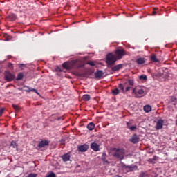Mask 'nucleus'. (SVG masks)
I'll return each mask as SVG.
<instances>
[{
	"mask_svg": "<svg viewBox=\"0 0 177 177\" xmlns=\"http://www.w3.org/2000/svg\"><path fill=\"white\" fill-rule=\"evenodd\" d=\"M140 80H142L143 81H147V76L146 75H141L139 77Z\"/></svg>",
	"mask_w": 177,
	"mask_h": 177,
	"instance_id": "obj_31",
	"label": "nucleus"
},
{
	"mask_svg": "<svg viewBox=\"0 0 177 177\" xmlns=\"http://www.w3.org/2000/svg\"><path fill=\"white\" fill-rule=\"evenodd\" d=\"M127 51L123 48H117L115 50V54L113 53H109L106 55V63L108 66V68H110L111 66H114L115 64L116 60H120L122 59L123 56H126Z\"/></svg>",
	"mask_w": 177,
	"mask_h": 177,
	"instance_id": "obj_1",
	"label": "nucleus"
},
{
	"mask_svg": "<svg viewBox=\"0 0 177 177\" xmlns=\"http://www.w3.org/2000/svg\"><path fill=\"white\" fill-rule=\"evenodd\" d=\"M12 107H13L14 110H15V111H16L17 113H19V112L20 111V108L19 107V106H17V105L13 104H12Z\"/></svg>",
	"mask_w": 177,
	"mask_h": 177,
	"instance_id": "obj_28",
	"label": "nucleus"
},
{
	"mask_svg": "<svg viewBox=\"0 0 177 177\" xmlns=\"http://www.w3.org/2000/svg\"><path fill=\"white\" fill-rule=\"evenodd\" d=\"M164 127V120L159 119L156 121V131H160V129H162Z\"/></svg>",
	"mask_w": 177,
	"mask_h": 177,
	"instance_id": "obj_5",
	"label": "nucleus"
},
{
	"mask_svg": "<svg viewBox=\"0 0 177 177\" xmlns=\"http://www.w3.org/2000/svg\"><path fill=\"white\" fill-rule=\"evenodd\" d=\"M150 60L151 62H153L154 63H158V62H160V60L158 59V58H157V55L156 54H151L150 56Z\"/></svg>",
	"mask_w": 177,
	"mask_h": 177,
	"instance_id": "obj_14",
	"label": "nucleus"
},
{
	"mask_svg": "<svg viewBox=\"0 0 177 177\" xmlns=\"http://www.w3.org/2000/svg\"><path fill=\"white\" fill-rule=\"evenodd\" d=\"M8 68H10L11 70H13V64L10 63V62L8 63Z\"/></svg>",
	"mask_w": 177,
	"mask_h": 177,
	"instance_id": "obj_35",
	"label": "nucleus"
},
{
	"mask_svg": "<svg viewBox=\"0 0 177 177\" xmlns=\"http://www.w3.org/2000/svg\"><path fill=\"white\" fill-rule=\"evenodd\" d=\"M113 151H115L113 157L118 158L120 161L124 160V157L125 156V150L124 149L113 148Z\"/></svg>",
	"mask_w": 177,
	"mask_h": 177,
	"instance_id": "obj_3",
	"label": "nucleus"
},
{
	"mask_svg": "<svg viewBox=\"0 0 177 177\" xmlns=\"http://www.w3.org/2000/svg\"><path fill=\"white\" fill-rule=\"evenodd\" d=\"M73 68H81V67H84V64H81L78 62V61H72Z\"/></svg>",
	"mask_w": 177,
	"mask_h": 177,
	"instance_id": "obj_12",
	"label": "nucleus"
},
{
	"mask_svg": "<svg viewBox=\"0 0 177 177\" xmlns=\"http://www.w3.org/2000/svg\"><path fill=\"white\" fill-rule=\"evenodd\" d=\"M170 103H173L174 106H176V97H171L170 99Z\"/></svg>",
	"mask_w": 177,
	"mask_h": 177,
	"instance_id": "obj_26",
	"label": "nucleus"
},
{
	"mask_svg": "<svg viewBox=\"0 0 177 177\" xmlns=\"http://www.w3.org/2000/svg\"><path fill=\"white\" fill-rule=\"evenodd\" d=\"M45 146H49V141L48 140H41L37 145L36 149L39 150V149H42V147H45Z\"/></svg>",
	"mask_w": 177,
	"mask_h": 177,
	"instance_id": "obj_6",
	"label": "nucleus"
},
{
	"mask_svg": "<svg viewBox=\"0 0 177 177\" xmlns=\"http://www.w3.org/2000/svg\"><path fill=\"white\" fill-rule=\"evenodd\" d=\"M77 149L78 151H80L81 153H85V151H87L88 149H89V145L84 144L79 146Z\"/></svg>",
	"mask_w": 177,
	"mask_h": 177,
	"instance_id": "obj_8",
	"label": "nucleus"
},
{
	"mask_svg": "<svg viewBox=\"0 0 177 177\" xmlns=\"http://www.w3.org/2000/svg\"><path fill=\"white\" fill-rule=\"evenodd\" d=\"M144 111H145V113H150V111H151V106L150 105H145L144 106Z\"/></svg>",
	"mask_w": 177,
	"mask_h": 177,
	"instance_id": "obj_22",
	"label": "nucleus"
},
{
	"mask_svg": "<svg viewBox=\"0 0 177 177\" xmlns=\"http://www.w3.org/2000/svg\"><path fill=\"white\" fill-rule=\"evenodd\" d=\"M24 88H26L25 92H35V93H37V95H38L39 96V93H38V91H37V89L30 88L28 86H24Z\"/></svg>",
	"mask_w": 177,
	"mask_h": 177,
	"instance_id": "obj_16",
	"label": "nucleus"
},
{
	"mask_svg": "<svg viewBox=\"0 0 177 177\" xmlns=\"http://www.w3.org/2000/svg\"><path fill=\"white\" fill-rule=\"evenodd\" d=\"M124 67V65L122 64H120L118 65H115V66H113L111 68L112 71H118L119 70H121Z\"/></svg>",
	"mask_w": 177,
	"mask_h": 177,
	"instance_id": "obj_15",
	"label": "nucleus"
},
{
	"mask_svg": "<svg viewBox=\"0 0 177 177\" xmlns=\"http://www.w3.org/2000/svg\"><path fill=\"white\" fill-rule=\"evenodd\" d=\"M73 62H66L62 64V67L63 68H65L66 70H72L73 68Z\"/></svg>",
	"mask_w": 177,
	"mask_h": 177,
	"instance_id": "obj_9",
	"label": "nucleus"
},
{
	"mask_svg": "<svg viewBox=\"0 0 177 177\" xmlns=\"http://www.w3.org/2000/svg\"><path fill=\"white\" fill-rule=\"evenodd\" d=\"M158 157L154 156L153 157V158L149 159V160H148V162H151V164H156V161H158Z\"/></svg>",
	"mask_w": 177,
	"mask_h": 177,
	"instance_id": "obj_20",
	"label": "nucleus"
},
{
	"mask_svg": "<svg viewBox=\"0 0 177 177\" xmlns=\"http://www.w3.org/2000/svg\"><path fill=\"white\" fill-rule=\"evenodd\" d=\"M119 89L122 91V93H125V90L124 89V85L122 84H119L118 85Z\"/></svg>",
	"mask_w": 177,
	"mask_h": 177,
	"instance_id": "obj_30",
	"label": "nucleus"
},
{
	"mask_svg": "<svg viewBox=\"0 0 177 177\" xmlns=\"http://www.w3.org/2000/svg\"><path fill=\"white\" fill-rule=\"evenodd\" d=\"M82 99L84 102H89V100H91V95L85 94L83 95Z\"/></svg>",
	"mask_w": 177,
	"mask_h": 177,
	"instance_id": "obj_23",
	"label": "nucleus"
},
{
	"mask_svg": "<svg viewBox=\"0 0 177 177\" xmlns=\"http://www.w3.org/2000/svg\"><path fill=\"white\" fill-rule=\"evenodd\" d=\"M123 168H127L129 169V172H133V171H138V166L136 165H123Z\"/></svg>",
	"mask_w": 177,
	"mask_h": 177,
	"instance_id": "obj_11",
	"label": "nucleus"
},
{
	"mask_svg": "<svg viewBox=\"0 0 177 177\" xmlns=\"http://www.w3.org/2000/svg\"><path fill=\"white\" fill-rule=\"evenodd\" d=\"M132 93L134 94V97L137 99H140V97H143L146 93H145V90L143 88H140V86H136L135 87Z\"/></svg>",
	"mask_w": 177,
	"mask_h": 177,
	"instance_id": "obj_2",
	"label": "nucleus"
},
{
	"mask_svg": "<svg viewBox=\"0 0 177 177\" xmlns=\"http://www.w3.org/2000/svg\"><path fill=\"white\" fill-rule=\"evenodd\" d=\"M145 172H142L140 174V177H145Z\"/></svg>",
	"mask_w": 177,
	"mask_h": 177,
	"instance_id": "obj_40",
	"label": "nucleus"
},
{
	"mask_svg": "<svg viewBox=\"0 0 177 177\" xmlns=\"http://www.w3.org/2000/svg\"><path fill=\"white\" fill-rule=\"evenodd\" d=\"M4 80L8 82H10L15 80V76L9 71H6L4 73Z\"/></svg>",
	"mask_w": 177,
	"mask_h": 177,
	"instance_id": "obj_4",
	"label": "nucleus"
},
{
	"mask_svg": "<svg viewBox=\"0 0 177 177\" xmlns=\"http://www.w3.org/2000/svg\"><path fill=\"white\" fill-rule=\"evenodd\" d=\"M112 95H120V90L118 88H115L112 90Z\"/></svg>",
	"mask_w": 177,
	"mask_h": 177,
	"instance_id": "obj_24",
	"label": "nucleus"
},
{
	"mask_svg": "<svg viewBox=\"0 0 177 177\" xmlns=\"http://www.w3.org/2000/svg\"><path fill=\"white\" fill-rule=\"evenodd\" d=\"M8 59H12V56L11 55H8Z\"/></svg>",
	"mask_w": 177,
	"mask_h": 177,
	"instance_id": "obj_41",
	"label": "nucleus"
},
{
	"mask_svg": "<svg viewBox=\"0 0 177 177\" xmlns=\"http://www.w3.org/2000/svg\"><path fill=\"white\" fill-rule=\"evenodd\" d=\"M131 86H127L124 91V92H128V91H129V89H131Z\"/></svg>",
	"mask_w": 177,
	"mask_h": 177,
	"instance_id": "obj_39",
	"label": "nucleus"
},
{
	"mask_svg": "<svg viewBox=\"0 0 177 177\" xmlns=\"http://www.w3.org/2000/svg\"><path fill=\"white\" fill-rule=\"evenodd\" d=\"M136 63L137 64H144V63H146V59H145V58H138L136 59Z\"/></svg>",
	"mask_w": 177,
	"mask_h": 177,
	"instance_id": "obj_21",
	"label": "nucleus"
},
{
	"mask_svg": "<svg viewBox=\"0 0 177 177\" xmlns=\"http://www.w3.org/2000/svg\"><path fill=\"white\" fill-rule=\"evenodd\" d=\"M46 177H56V174L53 172H50Z\"/></svg>",
	"mask_w": 177,
	"mask_h": 177,
	"instance_id": "obj_33",
	"label": "nucleus"
},
{
	"mask_svg": "<svg viewBox=\"0 0 177 177\" xmlns=\"http://www.w3.org/2000/svg\"><path fill=\"white\" fill-rule=\"evenodd\" d=\"M90 149L93 150V151H99L100 150V145L94 142L90 145Z\"/></svg>",
	"mask_w": 177,
	"mask_h": 177,
	"instance_id": "obj_7",
	"label": "nucleus"
},
{
	"mask_svg": "<svg viewBox=\"0 0 177 177\" xmlns=\"http://www.w3.org/2000/svg\"><path fill=\"white\" fill-rule=\"evenodd\" d=\"M10 147H12V149H16V147H17V144L15 141H12L10 145Z\"/></svg>",
	"mask_w": 177,
	"mask_h": 177,
	"instance_id": "obj_27",
	"label": "nucleus"
},
{
	"mask_svg": "<svg viewBox=\"0 0 177 177\" xmlns=\"http://www.w3.org/2000/svg\"><path fill=\"white\" fill-rule=\"evenodd\" d=\"M4 110H5L4 108H0V115H2Z\"/></svg>",
	"mask_w": 177,
	"mask_h": 177,
	"instance_id": "obj_38",
	"label": "nucleus"
},
{
	"mask_svg": "<svg viewBox=\"0 0 177 177\" xmlns=\"http://www.w3.org/2000/svg\"><path fill=\"white\" fill-rule=\"evenodd\" d=\"M24 77V75H23L22 73H19L17 77V78H16V80H17V81H20V80H23Z\"/></svg>",
	"mask_w": 177,
	"mask_h": 177,
	"instance_id": "obj_25",
	"label": "nucleus"
},
{
	"mask_svg": "<svg viewBox=\"0 0 177 177\" xmlns=\"http://www.w3.org/2000/svg\"><path fill=\"white\" fill-rule=\"evenodd\" d=\"M176 125H177V120L176 121Z\"/></svg>",
	"mask_w": 177,
	"mask_h": 177,
	"instance_id": "obj_43",
	"label": "nucleus"
},
{
	"mask_svg": "<svg viewBox=\"0 0 177 177\" xmlns=\"http://www.w3.org/2000/svg\"><path fill=\"white\" fill-rule=\"evenodd\" d=\"M62 158L64 162L70 161V153H66L62 156Z\"/></svg>",
	"mask_w": 177,
	"mask_h": 177,
	"instance_id": "obj_18",
	"label": "nucleus"
},
{
	"mask_svg": "<svg viewBox=\"0 0 177 177\" xmlns=\"http://www.w3.org/2000/svg\"><path fill=\"white\" fill-rule=\"evenodd\" d=\"M8 19L10 20V21H15V20L17 19V16L16 14L11 13L8 15Z\"/></svg>",
	"mask_w": 177,
	"mask_h": 177,
	"instance_id": "obj_19",
	"label": "nucleus"
},
{
	"mask_svg": "<svg viewBox=\"0 0 177 177\" xmlns=\"http://www.w3.org/2000/svg\"><path fill=\"white\" fill-rule=\"evenodd\" d=\"M103 75H104V73L102 70H98L95 73V77L98 80H102L104 77Z\"/></svg>",
	"mask_w": 177,
	"mask_h": 177,
	"instance_id": "obj_10",
	"label": "nucleus"
},
{
	"mask_svg": "<svg viewBox=\"0 0 177 177\" xmlns=\"http://www.w3.org/2000/svg\"><path fill=\"white\" fill-rule=\"evenodd\" d=\"M87 64H88L89 66H91L92 67H95V62L92 61L87 62Z\"/></svg>",
	"mask_w": 177,
	"mask_h": 177,
	"instance_id": "obj_34",
	"label": "nucleus"
},
{
	"mask_svg": "<svg viewBox=\"0 0 177 177\" xmlns=\"http://www.w3.org/2000/svg\"><path fill=\"white\" fill-rule=\"evenodd\" d=\"M129 141L131 143H138L139 142V137H138V135L133 134V136L129 139Z\"/></svg>",
	"mask_w": 177,
	"mask_h": 177,
	"instance_id": "obj_13",
	"label": "nucleus"
},
{
	"mask_svg": "<svg viewBox=\"0 0 177 177\" xmlns=\"http://www.w3.org/2000/svg\"><path fill=\"white\" fill-rule=\"evenodd\" d=\"M37 174H30L28 177H37Z\"/></svg>",
	"mask_w": 177,
	"mask_h": 177,
	"instance_id": "obj_36",
	"label": "nucleus"
},
{
	"mask_svg": "<svg viewBox=\"0 0 177 177\" xmlns=\"http://www.w3.org/2000/svg\"><path fill=\"white\" fill-rule=\"evenodd\" d=\"M156 10H157V8H153V11L152 12V15H153V16H156Z\"/></svg>",
	"mask_w": 177,
	"mask_h": 177,
	"instance_id": "obj_37",
	"label": "nucleus"
},
{
	"mask_svg": "<svg viewBox=\"0 0 177 177\" xmlns=\"http://www.w3.org/2000/svg\"><path fill=\"white\" fill-rule=\"evenodd\" d=\"M127 125L128 128L130 129L131 131H135V129H136V126L129 127V125H131V123H129V122H127Z\"/></svg>",
	"mask_w": 177,
	"mask_h": 177,
	"instance_id": "obj_29",
	"label": "nucleus"
},
{
	"mask_svg": "<svg viewBox=\"0 0 177 177\" xmlns=\"http://www.w3.org/2000/svg\"><path fill=\"white\" fill-rule=\"evenodd\" d=\"M128 84H129V85H130V86H133L135 82H133V80L129 79L128 80Z\"/></svg>",
	"mask_w": 177,
	"mask_h": 177,
	"instance_id": "obj_32",
	"label": "nucleus"
},
{
	"mask_svg": "<svg viewBox=\"0 0 177 177\" xmlns=\"http://www.w3.org/2000/svg\"><path fill=\"white\" fill-rule=\"evenodd\" d=\"M86 128L88 131H93L95 129V123L93 122L88 123L86 126Z\"/></svg>",
	"mask_w": 177,
	"mask_h": 177,
	"instance_id": "obj_17",
	"label": "nucleus"
},
{
	"mask_svg": "<svg viewBox=\"0 0 177 177\" xmlns=\"http://www.w3.org/2000/svg\"><path fill=\"white\" fill-rule=\"evenodd\" d=\"M57 120H58V121H59V120H60V118H58Z\"/></svg>",
	"mask_w": 177,
	"mask_h": 177,
	"instance_id": "obj_42",
	"label": "nucleus"
}]
</instances>
